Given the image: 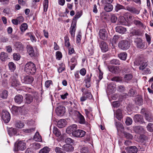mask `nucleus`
I'll use <instances>...</instances> for the list:
<instances>
[{"label":"nucleus","mask_w":153,"mask_h":153,"mask_svg":"<svg viewBox=\"0 0 153 153\" xmlns=\"http://www.w3.org/2000/svg\"><path fill=\"white\" fill-rule=\"evenodd\" d=\"M15 151H18L19 150L23 151L25 150L26 148L25 143L23 141H20L18 143H16L15 144Z\"/></svg>","instance_id":"obj_4"},{"label":"nucleus","mask_w":153,"mask_h":153,"mask_svg":"<svg viewBox=\"0 0 153 153\" xmlns=\"http://www.w3.org/2000/svg\"><path fill=\"white\" fill-rule=\"evenodd\" d=\"M8 92L7 91H3L0 94V98L1 99H6L7 97Z\"/></svg>","instance_id":"obj_38"},{"label":"nucleus","mask_w":153,"mask_h":153,"mask_svg":"<svg viewBox=\"0 0 153 153\" xmlns=\"http://www.w3.org/2000/svg\"><path fill=\"white\" fill-rule=\"evenodd\" d=\"M145 119L149 122H152L153 120L151 115L147 113H145Z\"/></svg>","instance_id":"obj_48"},{"label":"nucleus","mask_w":153,"mask_h":153,"mask_svg":"<svg viewBox=\"0 0 153 153\" xmlns=\"http://www.w3.org/2000/svg\"><path fill=\"white\" fill-rule=\"evenodd\" d=\"M124 137L127 139H131L133 138V136L131 134L126 132H124L123 133Z\"/></svg>","instance_id":"obj_52"},{"label":"nucleus","mask_w":153,"mask_h":153,"mask_svg":"<svg viewBox=\"0 0 153 153\" xmlns=\"http://www.w3.org/2000/svg\"><path fill=\"white\" fill-rule=\"evenodd\" d=\"M25 126L23 122L21 121H17L15 123V126L16 127L18 128H23Z\"/></svg>","instance_id":"obj_31"},{"label":"nucleus","mask_w":153,"mask_h":153,"mask_svg":"<svg viewBox=\"0 0 153 153\" xmlns=\"http://www.w3.org/2000/svg\"><path fill=\"white\" fill-rule=\"evenodd\" d=\"M120 38V36L118 35H114L111 40L112 44V45L115 44Z\"/></svg>","instance_id":"obj_45"},{"label":"nucleus","mask_w":153,"mask_h":153,"mask_svg":"<svg viewBox=\"0 0 153 153\" xmlns=\"http://www.w3.org/2000/svg\"><path fill=\"white\" fill-rule=\"evenodd\" d=\"M12 110L13 112L15 113H18L20 112L21 108L20 107L16 106H13L12 108Z\"/></svg>","instance_id":"obj_40"},{"label":"nucleus","mask_w":153,"mask_h":153,"mask_svg":"<svg viewBox=\"0 0 153 153\" xmlns=\"http://www.w3.org/2000/svg\"><path fill=\"white\" fill-rule=\"evenodd\" d=\"M27 24L26 23H23L20 26V29L22 32H24L27 29Z\"/></svg>","instance_id":"obj_43"},{"label":"nucleus","mask_w":153,"mask_h":153,"mask_svg":"<svg viewBox=\"0 0 153 153\" xmlns=\"http://www.w3.org/2000/svg\"><path fill=\"white\" fill-rule=\"evenodd\" d=\"M143 61V60L142 58L138 57L136 59L134 62V63L137 65H139Z\"/></svg>","instance_id":"obj_51"},{"label":"nucleus","mask_w":153,"mask_h":153,"mask_svg":"<svg viewBox=\"0 0 153 153\" xmlns=\"http://www.w3.org/2000/svg\"><path fill=\"white\" fill-rule=\"evenodd\" d=\"M134 120L136 123L140 124L145 123L143 117L140 114H137L134 117Z\"/></svg>","instance_id":"obj_11"},{"label":"nucleus","mask_w":153,"mask_h":153,"mask_svg":"<svg viewBox=\"0 0 153 153\" xmlns=\"http://www.w3.org/2000/svg\"><path fill=\"white\" fill-rule=\"evenodd\" d=\"M33 97L30 94H26L24 99L25 104L27 105L30 104L33 101Z\"/></svg>","instance_id":"obj_14"},{"label":"nucleus","mask_w":153,"mask_h":153,"mask_svg":"<svg viewBox=\"0 0 153 153\" xmlns=\"http://www.w3.org/2000/svg\"><path fill=\"white\" fill-rule=\"evenodd\" d=\"M33 80V77L30 76H26L24 79V82L27 84L31 83Z\"/></svg>","instance_id":"obj_27"},{"label":"nucleus","mask_w":153,"mask_h":153,"mask_svg":"<svg viewBox=\"0 0 153 153\" xmlns=\"http://www.w3.org/2000/svg\"><path fill=\"white\" fill-rule=\"evenodd\" d=\"M64 40L65 46L67 47H69L70 46V44L68 37L67 36L65 37Z\"/></svg>","instance_id":"obj_57"},{"label":"nucleus","mask_w":153,"mask_h":153,"mask_svg":"<svg viewBox=\"0 0 153 153\" xmlns=\"http://www.w3.org/2000/svg\"><path fill=\"white\" fill-rule=\"evenodd\" d=\"M114 114L116 115V117L119 120H120L122 117V111L120 109H118L116 111Z\"/></svg>","instance_id":"obj_30"},{"label":"nucleus","mask_w":153,"mask_h":153,"mask_svg":"<svg viewBox=\"0 0 153 153\" xmlns=\"http://www.w3.org/2000/svg\"><path fill=\"white\" fill-rule=\"evenodd\" d=\"M110 63L115 65H119L120 64V62L118 59H114L111 60L110 61Z\"/></svg>","instance_id":"obj_53"},{"label":"nucleus","mask_w":153,"mask_h":153,"mask_svg":"<svg viewBox=\"0 0 153 153\" xmlns=\"http://www.w3.org/2000/svg\"><path fill=\"white\" fill-rule=\"evenodd\" d=\"M147 130L152 132L153 131V124L152 123H149L146 127Z\"/></svg>","instance_id":"obj_61"},{"label":"nucleus","mask_w":153,"mask_h":153,"mask_svg":"<svg viewBox=\"0 0 153 153\" xmlns=\"http://www.w3.org/2000/svg\"><path fill=\"white\" fill-rule=\"evenodd\" d=\"M117 68L118 67L117 66H111L108 68L109 71L114 73H117Z\"/></svg>","instance_id":"obj_46"},{"label":"nucleus","mask_w":153,"mask_h":153,"mask_svg":"<svg viewBox=\"0 0 153 153\" xmlns=\"http://www.w3.org/2000/svg\"><path fill=\"white\" fill-rule=\"evenodd\" d=\"M126 150L128 153H137L138 151L137 148L134 146L127 148Z\"/></svg>","instance_id":"obj_19"},{"label":"nucleus","mask_w":153,"mask_h":153,"mask_svg":"<svg viewBox=\"0 0 153 153\" xmlns=\"http://www.w3.org/2000/svg\"><path fill=\"white\" fill-rule=\"evenodd\" d=\"M116 31L119 33L123 34L126 31V29L122 26H118L116 27Z\"/></svg>","instance_id":"obj_25"},{"label":"nucleus","mask_w":153,"mask_h":153,"mask_svg":"<svg viewBox=\"0 0 153 153\" xmlns=\"http://www.w3.org/2000/svg\"><path fill=\"white\" fill-rule=\"evenodd\" d=\"M1 118L4 123H8L10 119L9 113L7 111H3L2 113Z\"/></svg>","instance_id":"obj_6"},{"label":"nucleus","mask_w":153,"mask_h":153,"mask_svg":"<svg viewBox=\"0 0 153 153\" xmlns=\"http://www.w3.org/2000/svg\"><path fill=\"white\" fill-rule=\"evenodd\" d=\"M126 10L130 12L133 14L136 15L138 14L140 12V10L137 9L135 7L130 6H127Z\"/></svg>","instance_id":"obj_12"},{"label":"nucleus","mask_w":153,"mask_h":153,"mask_svg":"<svg viewBox=\"0 0 153 153\" xmlns=\"http://www.w3.org/2000/svg\"><path fill=\"white\" fill-rule=\"evenodd\" d=\"M67 124L66 120L64 119H62L58 121L57 123V126L59 128H61L64 127Z\"/></svg>","instance_id":"obj_21"},{"label":"nucleus","mask_w":153,"mask_h":153,"mask_svg":"<svg viewBox=\"0 0 153 153\" xmlns=\"http://www.w3.org/2000/svg\"><path fill=\"white\" fill-rule=\"evenodd\" d=\"M115 126L117 130L120 129V128L123 129V126L120 123L116 122L115 123Z\"/></svg>","instance_id":"obj_62"},{"label":"nucleus","mask_w":153,"mask_h":153,"mask_svg":"<svg viewBox=\"0 0 153 153\" xmlns=\"http://www.w3.org/2000/svg\"><path fill=\"white\" fill-rule=\"evenodd\" d=\"M130 34L133 36L136 35L137 36H141L143 34L142 31L139 29H134L131 31Z\"/></svg>","instance_id":"obj_24"},{"label":"nucleus","mask_w":153,"mask_h":153,"mask_svg":"<svg viewBox=\"0 0 153 153\" xmlns=\"http://www.w3.org/2000/svg\"><path fill=\"white\" fill-rule=\"evenodd\" d=\"M117 90L120 92L124 91L126 90L125 87L123 85H120L117 87Z\"/></svg>","instance_id":"obj_54"},{"label":"nucleus","mask_w":153,"mask_h":153,"mask_svg":"<svg viewBox=\"0 0 153 153\" xmlns=\"http://www.w3.org/2000/svg\"><path fill=\"white\" fill-rule=\"evenodd\" d=\"M8 132L9 135L11 136L16 135L17 133V131L16 128H10L8 129Z\"/></svg>","instance_id":"obj_26"},{"label":"nucleus","mask_w":153,"mask_h":153,"mask_svg":"<svg viewBox=\"0 0 153 153\" xmlns=\"http://www.w3.org/2000/svg\"><path fill=\"white\" fill-rule=\"evenodd\" d=\"M18 74L17 73H14L10 77V82L11 85L13 87H17L20 84V83L17 80Z\"/></svg>","instance_id":"obj_3"},{"label":"nucleus","mask_w":153,"mask_h":153,"mask_svg":"<svg viewBox=\"0 0 153 153\" xmlns=\"http://www.w3.org/2000/svg\"><path fill=\"white\" fill-rule=\"evenodd\" d=\"M136 43V46L137 48L139 49H143L144 48L145 45L143 42V40L141 38H139L136 39L135 41Z\"/></svg>","instance_id":"obj_13"},{"label":"nucleus","mask_w":153,"mask_h":153,"mask_svg":"<svg viewBox=\"0 0 153 153\" xmlns=\"http://www.w3.org/2000/svg\"><path fill=\"white\" fill-rule=\"evenodd\" d=\"M132 123V119L130 117H127L126 119V123L127 125L129 126L131 125Z\"/></svg>","instance_id":"obj_60"},{"label":"nucleus","mask_w":153,"mask_h":153,"mask_svg":"<svg viewBox=\"0 0 153 153\" xmlns=\"http://www.w3.org/2000/svg\"><path fill=\"white\" fill-rule=\"evenodd\" d=\"M34 140L36 141L40 142L42 141V138L41 136L39 135L38 132H36L34 136Z\"/></svg>","instance_id":"obj_39"},{"label":"nucleus","mask_w":153,"mask_h":153,"mask_svg":"<svg viewBox=\"0 0 153 153\" xmlns=\"http://www.w3.org/2000/svg\"><path fill=\"white\" fill-rule=\"evenodd\" d=\"M8 59V54L5 52H2L0 55V59L2 61H5Z\"/></svg>","instance_id":"obj_29"},{"label":"nucleus","mask_w":153,"mask_h":153,"mask_svg":"<svg viewBox=\"0 0 153 153\" xmlns=\"http://www.w3.org/2000/svg\"><path fill=\"white\" fill-rule=\"evenodd\" d=\"M131 45L130 42L127 40H123L120 41L118 43L119 48L123 51L126 50L129 48Z\"/></svg>","instance_id":"obj_2"},{"label":"nucleus","mask_w":153,"mask_h":153,"mask_svg":"<svg viewBox=\"0 0 153 153\" xmlns=\"http://www.w3.org/2000/svg\"><path fill=\"white\" fill-rule=\"evenodd\" d=\"M62 148L64 149V151L68 152H72L74 150L73 146L69 144L64 145L63 146Z\"/></svg>","instance_id":"obj_20"},{"label":"nucleus","mask_w":153,"mask_h":153,"mask_svg":"<svg viewBox=\"0 0 153 153\" xmlns=\"http://www.w3.org/2000/svg\"><path fill=\"white\" fill-rule=\"evenodd\" d=\"M136 104L139 105H142L143 103V100L142 96H140L137 97L135 100Z\"/></svg>","instance_id":"obj_34"},{"label":"nucleus","mask_w":153,"mask_h":153,"mask_svg":"<svg viewBox=\"0 0 153 153\" xmlns=\"http://www.w3.org/2000/svg\"><path fill=\"white\" fill-rule=\"evenodd\" d=\"M127 56V53L125 52H122L118 54L119 58L121 60H125Z\"/></svg>","instance_id":"obj_32"},{"label":"nucleus","mask_w":153,"mask_h":153,"mask_svg":"<svg viewBox=\"0 0 153 153\" xmlns=\"http://www.w3.org/2000/svg\"><path fill=\"white\" fill-rule=\"evenodd\" d=\"M9 69L11 71L13 72L16 69V65L13 62H10L8 64Z\"/></svg>","instance_id":"obj_33"},{"label":"nucleus","mask_w":153,"mask_h":153,"mask_svg":"<svg viewBox=\"0 0 153 153\" xmlns=\"http://www.w3.org/2000/svg\"><path fill=\"white\" fill-rule=\"evenodd\" d=\"M64 150L59 147H56L55 149V151L56 153H66Z\"/></svg>","instance_id":"obj_49"},{"label":"nucleus","mask_w":153,"mask_h":153,"mask_svg":"<svg viewBox=\"0 0 153 153\" xmlns=\"http://www.w3.org/2000/svg\"><path fill=\"white\" fill-rule=\"evenodd\" d=\"M24 70L28 74H34L36 71L35 65L32 62H27L25 65Z\"/></svg>","instance_id":"obj_1"},{"label":"nucleus","mask_w":153,"mask_h":153,"mask_svg":"<svg viewBox=\"0 0 153 153\" xmlns=\"http://www.w3.org/2000/svg\"><path fill=\"white\" fill-rule=\"evenodd\" d=\"M145 35L146 39V40L148 43V44L149 45L151 44V36L146 33L145 34Z\"/></svg>","instance_id":"obj_58"},{"label":"nucleus","mask_w":153,"mask_h":153,"mask_svg":"<svg viewBox=\"0 0 153 153\" xmlns=\"http://www.w3.org/2000/svg\"><path fill=\"white\" fill-rule=\"evenodd\" d=\"M113 0H101V2L104 4H111Z\"/></svg>","instance_id":"obj_64"},{"label":"nucleus","mask_w":153,"mask_h":153,"mask_svg":"<svg viewBox=\"0 0 153 153\" xmlns=\"http://www.w3.org/2000/svg\"><path fill=\"white\" fill-rule=\"evenodd\" d=\"M44 11V12H46L48 7V0H45L43 2Z\"/></svg>","instance_id":"obj_50"},{"label":"nucleus","mask_w":153,"mask_h":153,"mask_svg":"<svg viewBox=\"0 0 153 153\" xmlns=\"http://www.w3.org/2000/svg\"><path fill=\"white\" fill-rule=\"evenodd\" d=\"M14 47L17 51H22L23 50L24 46L22 43L19 42H16L14 43Z\"/></svg>","instance_id":"obj_15"},{"label":"nucleus","mask_w":153,"mask_h":153,"mask_svg":"<svg viewBox=\"0 0 153 153\" xmlns=\"http://www.w3.org/2000/svg\"><path fill=\"white\" fill-rule=\"evenodd\" d=\"M35 128H30L27 129H24L23 130V131L24 132L26 133H29L34 131L35 130Z\"/></svg>","instance_id":"obj_63"},{"label":"nucleus","mask_w":153,"mask_h":153,"mask_svg":"<svg viewBox=\"0 0 153 153\" xmlns=\"http://www.w3.org/2000/svg\"><path fill=\"white\" fill-rule=\"evenodd\" d=\"M53 133L57 137H59L61 135L60 131L56 127H54L53 130Z\"/></svg>","instance_id":"obj_44"},{"label":"nucleus","mask_w":153,"mask_h":153,"mask_svg":"<svg viewBox=\"0 0 153 153\" xmlns=\"http://www.w3.org/2000/svg\"><path fill=\"white\" fill-rule=\"evenodd\" d=\"M50 151V149L48 147H45L40 150L39 153H48Z\"/></svg>","instance_id":"obj_41"},{"label":"nucleus","mask_w":153,"mask_h":153,"mask_svg":"<svg viewBox=\"0 0 153 153\" xmlns=\"http://www.w3.org/2000/svg\"><path fill=\"white\" fill-rule=\"evenodd\" d=\"M122 78L119 76H115L111 79L112 81H114L117 82H120L122 81Z\"/></svg>","instance_id":"obj_56"},{"label":"nucleus","mask_w":153,"mask_h":153,"mask_svg":"<svg viewBox=\"0 0 153 153\" xmlns=\"http://www.w3.org/2000/svg\"><path fill=\"white\" fill-rule=\"evenodd\" d=\"M132 78V75L131 74H126L125 75L123 79L125 82H128Z\"/></svg>","instance_id":"obj_42"},{"label":"nucleus","mask_w":153,"mask_h":153,"mask_svg":"<svg viewBox=\"0 0 153 153\" xmlns=\"http://www.w3.org/2000/svg\"><path fill=\"white\" fill-rule=\"evenodd\" d=\"M115 90V87L113 85L110 84L108 85L107 90V91H108L110 93H112Z\"/></svg>","instance_id":"obj_36"},{"label":"nucleus","mask_w":153,"mask_h":153,"mask_svg":"<svg viewBox=\"0 0 153 153\" xmlns=\"http://www.w3.org/2000/svg\"><path fill=\"white\" fill-rule=\"evenodd\" d=\"M65 108L62 106L58 107L56 109L57 114L60 116H62L65 112Z\"/></svg>","instance_id":"obj_16"},{"label":"nucleus","mask_w":153,"mask_h":153,"mask_svg":"<svg viewBox=\"0 0 153 153\" xmlns=\"http://www.w3.org/2000/svg\"><path fill=\"white\" fill-rule=\"evenodd\" d=\"M104 9L105 11L107 12H110L113 10V6L111 4H106L105 6Z\"/></svg>","instance_id":"obj_35"},{"label":"nucleus","mask_w":153,"mask_h":153,"mask_svg":"<svg viewBox=\"0 0 153 153\" xmlns=\"http://www.w3.org/2000/svg\"><path fill=\"white\" fill-rule=\"evenodd\" d=\"M92 95L90 92H89L88 90H86L85 92H83L82 96L80 97V100L81 102H84L88 99H91L92 98Z\"/></svg>","instance_id":"obj_5"},{"label":"nucleus","mask_w":153,"mask_h":153,"mask_svg":"<svg viewBox=\"0 0 153 153\" xmlns=\"http://www.w3.org/2000/svg\"><path fill=\"white\" fill-rule=\"evenodd\" d=\"M134 24L138 27L140 28L145 29L146 27L140 21L137 20H134L133 21Z\"/></svg>","instance_id":"obj_23"},{"label":"nucleus","mask_w":153,"mask_h":153,"mask_svg":"<svg viewBox=\"0 0 153 153\" xmlns=\"http://www.w3.org/2000/svg\"><path fill=\"white\" fill-rule=\"evenodd\" d=\"M27 34L30 37V39L32 42H36V39L32 33H28Z\"/></svg>","instance_id":"obj_55"},{"label":"nucleus","mask_w":153,"mask_h":153,"mask_svg":"<svg viewBox=\"0 0 153 153\" xmlns=\"http://www.w3.org/2000/svg\"><path fill=\"white\" fill-rule=\"evenodd\" d=\"M100 47L102 52H105L108 49V45L105 42H101L100 45Z\"/></svg>","instance_id":"obj_17"},{"label":"nucleus","mask_w":153,"mask_h":153,"mask_svg":"<svg viewBox=\"0 0 153 153\" xmlns=\"http://www.w3.org/2000/svg\"><path fill=\"white\" fill-rule=\"evenodd\" d=\"M85 134V132L82 130H77L73 133V136L79 137H84Z\"/></svg>","instance_id":"obj_9"},{"label":"nucleus","mask_w":153,"mask_h":153,"mask_svg":"<svg viewBox=\"0 0 153 153\" xmlns=\"http://www.w3.org/2000/svg\"><path fill=\"white\" fill-rule=\"evenodd\" d=\"M77 126L76 125H72L67 127L66 130V132L67 133L69 134L72 133L73 136V132L76 131L77 129Z\"/></svg>","instance_id":"obj_10"},{"label":"nucleus","mask_w":153,"mask_h":153,"mask_svg":"<svg viewBox=\"0 0 153 153\" xmlns=\"http://www.w3.org/2000/svg\"><path fill=\"white\" fill-rule=\"evenodd\" d=\"M99 34L100 38L103 40H106L108 37L107 31L105 29H102L100 30Z\"/></svg>","instance_id":"obj_8"},{"label":"nucleus","mask_w":153,"mask_h":153,"mask_svg":"<svg viewBox=\"0 0 153 153\" xmlns=\"http://www.w3.org/2000/svg\"><path fill=\"white\" fill-rule=\"evenodd\" d=\"M91 74H88L85 77L84 82L85 84V86L87 88H89L91 86Z\"/></svg>","instance_id":"obj_7"},{"label":"nucleus","mask_w":153,"mask_h":153,"mask_svg":"<svg viewBox=\"0 0 153 153\" xmlns=\"http://www.w3.org/2000/svg\"><path fill=\"white\" fill-rule=\"evenodd\" d=\"M27 51L28 53L31 57L34 56L35 55L33 48L30 45H28L27 46Z\"/></svg>","instance_id":"obj_18"},{"label":"nucleus","mask_w":153,"mask_h":153,"mask_svg":"<svg viewBox=\"0 0 153 153\" xmlns=\"http://www.w3.org/2000/svg\"><path fill=\"white\" fill-rule=\"evenodd\" d=\"M77 118L79 122L80 123L84 124L85 123V119L84 116L79 112L77 114Z\"/></svg>","instance_id":"obj_28"},{"label":"nucleus","mask_w":153,"mask_h":153,"mask_svg":"<svg viewBox=\"0 0 153 153\" xmlns=\"http://www.w3.org/2000/svg\"><path fill=\"white\" fill-rule=\"evenodd\" d=\"M65 66L64 64L61 63L59 64V67L58 68V72L61 73L63 71L65 70Z\"/></svg>","instance_id":"obj_47"},{"label":"nucleus","mask_w":153,"mask_h":153,"mask_svg":"<svg viewBox=\"0 0 153 153\" xmlns=\"http://www.w3.org/2000/svg\"><path fill=\"white\" fill-rule=\"evenodd\" d=\"M115 8L116 11H117L121 9H126L123 6L119 4H117Z\"/></svg>","instance_id":"obj_59"},{"label":"nucleus","mask_w":153,"mask_h":153,"mask_svg":"<svg viewBox=\"0 0 153 153\" xmlns=\"http://www.w3.org/2000/svg\"><path fill=\"white\" fill-rule=\"evenodd\" d=\"M14 100L16 103L20 104L23 102V97L22 95L19 94L15 97Z\"/></svg>","instance_id":"obj_22"},{"label":"nucleus","mask_w":153,"mask_h":153,"mask_svg":"<svg viewBox=\"0 0 153 153\" xmlns=\"http://www.w3.org/2000/svg\"><path fill=\"white\" fill-rule=\"evenodd\" d=\"M139 68L140 70H143L148 65L147 62L146 60H144L140 64Z\"/></svg>","instance_id":"obj_37"}]
</instances>
